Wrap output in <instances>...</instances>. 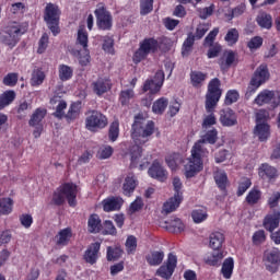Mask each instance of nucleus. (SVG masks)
<instances>
[{"instance_id":"nucleus-20","label":"nucleus","mask_w":280,"mask_h":280,"mask_svg":"<svg viewBox=\"0 0 280 280\" xmlns=\"http://www.w3.org/2000/svg\"><path fill=\"white\" fill-rule=\"evenodd\" d=\"M225 237L222 232H212L209 236V246L212 250H220L224 244Z\"/></svg>"},{"instance_id":"nucleus-7","label":"nucleus","mask_w":280,"mask_h":280,"mask_svg":"<svg viewBox=\"0 0 280 280\" xmlns=\"http://www.w3.org/2000/svg\"><path fill=\"white\" fill-rule=\"evenodd\" d=\"M44 20L46 21L48 28L54 34L58 36L60 34V9L54 3H48L45 8Z\"/></svg>"},{"instance_id":"nucleus-32","label":"nucleus","mask_w":280,"mask_h":280,"mask_svg":"<svg viewBox=\"0 0 280 280\" xmlns=\"http://www.w3.org/2000/svg\"><path fill=\"white\" fill-rule=\"evenodd\" d=\"M163 259H165V253L161 250H154L147 255L149 266H161V264H163Z\"/></svg>"},{"instance_id":"nucleus-34","label":"nucleus","mask_w":280,"mask_h":280,"mask_svg":"<svg viewBox=\"0 0 280 280\" xmlns=\"http://www.w3.org/2000/svg\"><path fill=\"white\" fill-rule=\"evenodd\" d=\"M258 174L260 178H269L271 180V178H277V168L265 163L259 167Z\"/></svg>"},{"instance_id":"nucleus-58","label":"nucleus","mask_w":280,"mask_h":280,"mask_svg":"<svg viewBox=\"0 0 280 280\" xmlns=\"http://www.w3.org/2000/svg\"><path fill=\"white\" fill-rule=\"evenodd\" d=\"M113 147L110 145H104V147H101L98 152H97V156L98 159H110V156H113Z\"/></svg>"},{"instance_id":"nucleus-41","label":"nucleus","mask_w":280,"mask_h":280,"mask_svg":"<svg viewBox=\"0 0 280 280\" xmlns=\"http://www.w3.org/2000/svg\"><path fill=\"white\" fill-rule=\"evenodd\" d=\"M168 104L170 101L167 98L161 97L153 103L152 110L155 113V115H163Z\"/></svg>"},{"instance_id":"nucleus-2","label":"nucleus","mask_w":280,"mask_h":280,"mask_svg":"<svg viewBox=\"0 0 280 280\" xmlns=\"http://www.w3.org/2000/svg\"><path fill=\"white\" fill-rule=\"evenodd\" d=\"M152 135H154V121H145L143 119L135 120L131 129V137L136 144L130 147L129 152L127 153V156H129L131 161V167H137V165H139L141 153L143 152L140 145L148 143Z\"/></svg>"},{"instance_id":"nucleus-9","label":"nucleus","mask_w":280,"mask_h":280,"mask_svg":"<svg viewBox=\"0 0 280 280\" xmlns=\"http://www.w3.org/2000/svg\"><path fill=\"white\" fill-rule=\"evenodd\" d=\"M159 49V42L154 38H145L140 43L139 49L133 55V62L139 63L145 59L149 54H154Z\"/></svg>"},{"instance_id":"nucleus-21","label":"nucleus","mask_w":280,"mask_h":280,"mask_svg":"<svg viewBox=\"0 0 280 280\" xmlns=\"http://www.w3.org/2000/svg\"><path fill=\"white\" fill-rule=\"evenodd\" d=\"M254 135L259 141H268L270 139V125L258 122L254 129Z\"/></svg>"},{"instance_id":"nucleus-43","label":"nucleus","mask_w":280,"mask_h":280,"mask_svg":"<svg viewBox=\"0 0 280 280\" xmlns=\"http://www.w3.org/2000/svg\"><path fill=\"white\" fill-rule=\"evenodd\" d=\"M205 80H207V74H205L200 71H192L190 73V82H191L192 86H195L196 89H200V86H202V82H205Z\"/></svg>"},{"instance_id":"nucleus-3","label":"nucleus","mask_w":280,"mask_h":280,"mask_svg":"<svg viewBox=\"0 0 280 280\" xmlns=\"http://www.w3.org/2000/svg\"><path fill=\"white\" fill-rule=\"evenodd\" d=\"M27 32V23L11 22L0 31V43L9 49H14L21 36Z\"/></svg>"},{"instance_id":"nucleus-8","label":"nucleus","mask_w":280,"mask_h":280,"mask_svg":"<svg viewBox=\"0 0 280 280\" xmlns=\"http://www.w3.org/2000/svg\"><path fill=\"white\" fill-rule=\"evenodd\" d=\"M253 104L255 106L269 105L271 108H279L280 106V92L275 90H262L254 98Z\"/></svg>"},{"instance_id":"nucleus-31","label":"nucleus","mask_w":280,"mask_h":280,"mask_svg":"<svg viewBox=\"0 0 280 280\" xmlns=\"http://www.w3.org/2000/svg\"><path fill=\"white\" fill-rule=\"evenodd\" d=\"M58 75L61 82H69L73 78V67L67 66L65 63L59 65Z\"/></svg>"},{"instance_id":"nucleus-18","label":"nucleus","mask_w":280,"mask_h":280,"mask_svg":"<svg viewBox=\"0 0 280 280\" xmlns=\"http://www.w3.org/2000/svg\"><path fill=\"white\" fill-rule=\"evenodd\" d=\"M121 205H124V199H121V197H109L103 200V209L107 213H110V211H119Z\"/></svg>"},{"instance_id":"nucleus-53","label":"nucleus","mask_w":280,"mask_h":280,"mask_svg":"<svg viewBox=\"0 0 280 280\" xmlns=\"http://www.w3.org/2000/svg\"><path fill=\"white\" fill-rule=\"evenodd\" d=\"M213 10H215V4H211L210 7L197 9L199 19H202V21H207V19H209V16H211L213 14Z\"/></svg>"},{"instance_id":"nucleus-5","label":"nucleus","mask_w":280,"mask_h":280,"mask_svg":"<svg viewBox=\"0 0 280 280\" xmlns=\"http://www.w3.org/2000/svg\"><path fill=\"white\" fill-rule=\"evenodd\" d=\"M108 126V118L102 112L90 109L85 113V128L90 132L104 130Z\"/></svg>"},{"instance_id":"nucleus-19","label":"nucleus","mask_w":280,"mask_h":280,"mask_svg":"<svg viewBox=\"0 0 280 280\" xmlns=\"http://www.w3.org/2000/svg\"><path fill=\"white\" fill-rule=\"evenodd\" d=\"M279 222H280V211L279 209H275L272 214H268L265 218L264 226L267 231H270V233H272V231L277 229V226H279Z\"/></svg>"},{"instance_id":"nucleus-47","label":"nucleus","mask_w":280,"mask_h":280,"mask_svg":"<svg viewBox=\"0 0 280 280\" xmlns=\"http://www.w3.org/2000/svg\"><path fill=\"white\" fill-rule=\"evenodd\" d=\"M214 180L219 188L226 189V183H229V177L224 171H218L214 173Z\"/></svg>"},{"instance_id":"nucleus-42","label":"nucleus","mask_w":280,"mask_h":280,"mask_svg":"<svg viewBox=\"0 0 280 280\" xmlns=\"http://www.w3.org/2000/svg\"><path fill=\"white\" fill-rule=\"evenodd\" d=\"M245 200L247 205H250V206L257 205V202L261 200V190H259V188L257 187H254L252 190H249Z\"/></svg>"},{"instance_id":"nucleus-64","label":"nucleus","mask_w":280,"mask_h":280,"mask_svg":"<svg viewBox=\"0 0 280 280\" xmlns=\"http://www.w3.org/2000/svg\"><path fill=\"white\" fill-rule=\"evenodd\" d=\"M208 47H210L207 54L208 58H218V56H220V51H222V46L220 44L215 43Z\"/></svg>"},{"instance_id":"nucleus-14","label":"nucleus","mask_w":280,"mask_h":280,"mask_svg":"<svg viewBox=\"0 0 280 280\" xmlns=\"http://www.w3.org/2000/svg\"><path fill=\"white\" fill-rule=\"evenodd\" d=\"M268 80H270V72H268V66L261 65L256 69L249 82H252V84H254L255 86L259 88L262 84H266Z\"/></svg>"},{"instance_id":"nucleus-1","label":"nucleus","mask_w":280,"mask_h":280,"mask_svg":"<svg viewBox=\"0 0 280 280\" xmlns=\"http://www.w3.org/2000/svg\"><path fill=\"white\" fill-rule=\"evenodd\" d=\"M218 141V130L215 128L207 131L201 139L197 141L191 148V155L187 159V163L184 166L186 178H194L198 172H201L203 161L209 156V150H207V143L213 145Z\"/></svg>"},{"instance_id":"nucleus-60","label":"nucleus","mask_w":280,"mask_h":280,"mask_svg":"<svg viewBox=\"0 0 280 280\" xmlns=\"http://www.w3.org/2000/svg\"><path fill=\"white\" fill-rule=\"evenodd\" d=\"M121 257V250L118 247H107V260L108 261H116Z\"/></svg>"},{"instance_id":"nucleus-63","label":"nucleus","mask_w":280,"mask_h":280,"mask_svg":"<svg viewBox=\"0 0 280 280\" xmlns=\"http://www.w3.org/2000/svg\"><path fill=\"white\" fill-rule=\"evenodd\" d=\"M250 185H253L250 179L248 178L243 179L238 185L237 196H244V194H246V191L250 189Z\"/></svg>"},{"instance_id":"nucleus-24","label":"nucleus","mask_w":280,"mask_h":280,"mask_svg":"<svg viewBox=\"0 0 280 280\" xmlns=\"http://www.w3.org/2000/svg\"><path fill=\"white\" fill-rule=\"evenodd\" d=\"M135 189H137V177H135L133 173H129L122 184V191L125 196H130Z\"/></svg>"},{"instance_id":"nucleus-17","label":"nucleus","mask_w":280,"mask_h":280,"mask_svg":"<svg viewBox=\"0 0 280 280\" xmlns=\"http://www.w3.org/2000/svg\"><path fill=\"white\" fill-rule=\"evenodd\" d=\"M101 244L98 242L96 243H92L88 249L85 250L84 254V259L86 261V264H95L100 257V248H101Z\"/></svg>"},{"instance_id":"nucleus-13","label":"nucleus","mask_w":280,"mask_h":280,"mask_svg":"<svg viewBox=\"0 0 280 280\" xmlns=\"http://www.w3.org/2000/svg\"><path fill=\"white\" fill-rule=\"evenodd\" d=\"M265 266L269 272H277L279 270L280 264V250L278 248H273L265 253Z\"/></svg>"},{"instance_id":"nucleus-37","label":"nucleus","mask_w":280,"mask_h":280,"mask_svg":"<svg viewBox=\"0 0 280 280\" xmlns=\"http://www.w3.org/2000/svg\"><path fill=\"white\" fill-rule=\"evenodd\" d=\"M191 218L195 224H202V222L207 221V218H209V213H207L206 208H197L192 210Z\"/></svg>"},{"instance_id":"nucleus-45","label":"nucleus","mask_w":280,"mask_h":280,"mask_svg":"<svg viewBox=\"0 0 280 280\" xmlns=\"http://www.w3.org/2000/svg\"><path fill=\"white\" fill-rule=\"evenodd\" d=\"M77 45H80L83 49H88V47H89V33H86V30L79 28L78 35H77Z\"/></svg>"},{"instance_id":"nucleus-28","label":"nucleus","mask_w":280,"mask_h":280,"mask_svg":"<svg viewBox=\"0 0 280 280\" xmlns=\"http://www.w3.org/2000/svg\"><path fill=\"white\" fill-rule=\"evenodd\" d=\"M233 62H235V52L232 50H229L223 54V57L220 59V67L222 71H226L231 69L233 66Z\"/></svg>"},{"instance_id":"nucleus-27","label":"nucleus","mask_w":280,"mask_h":280,"mask_svg":"<svg viewBox=\"0 0 280 280\" xmlns=\"http://www.w3.org/2000/svg\"><path fill=\"white\" fill-rule=\"evenodd\" d=\"M164 229L170 233H182V231H185V223L180 219L175 218L174 220L166 221Z\"/></svg>"},{"instance_id":"nucleus-4","label":"nucleus","mask_w":280,"mask_h":280,"mask_svg":"<svg viewBox=\"0 0 280 280\" xmlns=\"http://www.w3.org/2000/svg\"><path fill=\"white\" fill-rule=\"evenodd\" d=\"M75 198H78V186L73 183H67L54 192L52 202L60 206L65 205V200H68L70 207H75L78 205Z\"/></svg>"},{"instance_id":"nucleus-51","label":"nucleus","mask_w":280,"mask_h":280,"mask_svg":"<svg viewBox=\"0 0 280 280\" xmlns=\"http://www.w3.org/2000/svg\"><path fill=\"white\" fill-rule=\"evenodd\" d=\"M125 246L128 255H135V253L137 252V238L135 237V235H130L127 237Z\"/></svg>"},{"instance_id":"nucleus-23","label":"nucleus","mask_w":280,"mask_h":280,"mask_svg":"<svg viewBox=\"0 0 280 280\" xmlns=\"http://www.w3.org/2000/svg\"><path fill=\"white\" fill-rule=\"evenodd\" d=\"M46 116H47V109L43 107H38L32 114L28 120V126H43V120L45 119Z\"/></svg>"},{"instance_id":"nucleus-35","label":"nucleus","mask_w":280,"mask_h":280,"mask_svg":"<svg viewBox=\"0 0 280 280\" xmlns=\"http://www.w3.org/2000/svg\"><path fill=\"white\" fill-rule=\"evenodd\" d=\"M88 230L90 233H100V231H102V220L100 219V215H90L88 221Z\"/></svg>"},{"instance_id":"nucleus-57","label":"nucleus","mask_w":280,"mask_h":280,"mask_svg":"<svg viewBox=\"0 0 280 280\" xmlns=\"http://www.w3.org/2000/svg\"><path fill=\"white\" fill-rule=\"evenodd\" d=\"M240 39V33L235 28H231L228 34L225 35V40L228 45H235Z\"/></svg>"},{"instance_id":"nucleus-52","label":"nucleus","mask_w":280,"mask_h":280,"mask_svg":"<svg viewBox=\"0 0 280 280\" xmlns=\"http://www.w3.org/2000/svg\"><path fill=\"white\" fill-rule=\"evenodd\" d=\"M109 140L115 142L119 138V121L115 120L109 126L108 132Z\"/></svg>"},{"instance_id":"nucleus-33","label":"nucleus","mask_w":280,"mask_h":280,"mask_svg":"<svg viewBox=\"0 0 280 280\" xmlns=\"http://www.w3.org/2000/svg\"><path fill=\"white\" fill-rule=\"evenodd\" d=\"M80 110H82V102L72 103L68 113L65 115L68 121H73L80 117Z\"/></svg>"},{"instance_id":"nucleus-10","label":"nucleus","mask_w":280,"mask_h":280,"mask_svg":"<svg viewBox=\"0 0 280 280\" xmlns=\"http://www.w3.org/2000/svg\"><path fill=\"white\" fill-rule=\"evenodd\" d=\"M96 18V25L98 30L106 32L113 27V15L106 10L104 4H98L94 11Z\"/></svg>"},{"instance_id":"nucleus-39","label":"nucleus","mask_w":280,"mask_h":280,"mask_svg":"<svg viewBox=\"0 0 280 280\" xmlns=\"http://www.w3.org/2000/svg\"><path fill=\"white\" fill-rule=\"evenodd\" d=\"M15 98H16V93H14V91H5L0 96V110H3L5 106H10V104L13 103Z\"/></svg>"},{"instance_id":"nucleus-46","label":"nucleus","mask_w":280,"mask_h":280,"mask_svg":"<svg viewBox=\"0 0 280 280\" xmlns=\"http://www.w3.org/2000/svg\"><path fill=\"white\" fill-rule=\"evenodd\" d=\"M195 42H196V38L194 37V35L189 34L182 47L183 56H189V54H191V49H194Z\"/></svg>"},{"instance_id":"nucleus-49","label":"nucleus","mask_w":280,"mask_h":280,"mask_svg":"<svg viewBox=\"0 0 280 280\" xmlns=\"http://www.w3.org/2000/svg\"><path fill=\"white\" fill-rule=\"evenodd\" d=\"M135 98V91L133 90H122L120 92L119 102L122 106H128L130 101Z\"/></svg>"},{"instance_id":"nucleus-15","label":"nucleus","mask_w":280,"mask_h":280,"mask_svg":"<svg viewBox=\"0 0 280 280\" xmlns=\"http://www.w3.org/2000/svg\"><path fill=\"white\" fill-rule=\"evenodd\" d=\"M148 173L151 178H155V180H160V183L167 180V171L159 162H153Z\"/></svg>"},{"instance_id":"nucleus-55","label":"nucleus","mask_w":280,"mask_h":280,"mask_svg":"<svg viewBox=\"0 0 280 280\" xmlns=\"http://www.w3.org/2000/svg\"><path fill=\"white\" fill-rule=\"evenodd\" d=\"M218 34H220V28H218V27L213 28L205 38L203 46L210 47V46L215 45L214 40H215V37L218 36Z\"/></svg>"},{"instance_id":"nucleus-40","label":"nucleus","mask_w":280,"mask_h":280,"mask_svg":"<svg viewBox=\"0 0 280 280\" xmlns=\"http://www.w3.org/2000/svg\"><path fill=\"white\" fill-rule=\"evenodd\" d=\"M12 207H14L12 198L0 199V215H10L12 213Z\"/></svg>"},{"instance_id":"nucleus-48","label":"nucleus","mask_w":280,"mask_h":280,"mask_svg":"<svg viewBox=\"0 0 280 280\" xmlns=\"http://www.w3.org/2000/svg\"><path fill=\"white\" fill-rule=\"evenodd\" d=\"M257 23L265 30H270L272 27V16L268 13H262L258 15Z\"/></svg>"},{"instance_id":"nucleus-50","label":"nucleus","mask_w":280,"mask_h":280,"mask_svg":"<svg viewBox=\"0 0 280 280\" xmlns=\"http://www.w3.org/2000/svg\"><path fill=\"white\" fill-rule=\"evenodd\" d=\"M103 50L106 54L114 56L115 54V39L113 37L104 36L103 37Z\"/></svg>"},{"instance_id":"nucleus-6","label":"nucleus","mask_w":280,"mask_h":280,"mask_svg":"<svg viewBox=\"0 0 280 280\" xmlns=\"http://www.w3.org/2000/svg\"><path fill=\"white\" fill-rule=\"evenodd\" d=\"M220 79L214 78L208 84V92L206 94V110L213 113V108L218 106L220 97H222V90L220 89Z\"/></svg>"},{"instance_id":"nucleus-56","label":"nucleus","mask_w":280,"mask_h":280,"mask_svg":"<svg viewBox=\"0 0 280 280\" xmlns=\"http://www.w3.org/2000/svg\"><path fill=\"white\" fill-rule=\"evenodd\" d=\"M261 45H264V38L261 36H255L247 43V47L250 51L259 49Z\"/></svg>"},{"instance_id":"nucleus-44","label":"nucleus","mask_w":280,"mask_h":280,"mask_svg":"<svg viewBox=\"0 0 280 280\" xmlns=\"http://www.w3.org/2000/svg\"><path fill=\"white\" fill-rule=\"evenodd\" d=\"M165 162L170 170H176L183 163V158L178 153H173L166 156Z\"/></svg>"},{"instance_id":"nucleus-54","label":"nucleus","mask_w":280,"mask_h":280,"mask_svg":"<svg viewBox=\"0 0 280 280\" xmlns=\"http://www.w3.org/2000/svg\"><path fill=\"white\" fill-rule=\"evenodd\" d=\"M154 8V0H141L140 1V14L145 15L150 14V12Z\"/></svg>"},{"instance_id":"nucleus-38","label":"nucleus","mask_w":280,"mask_h":280,"mask_svg":"<svg viewBox=\"0 0 280 280\" xmlns=\"http://www.w3.org/2000/svg\"><path fill=\"white\" fill-rule=\"evenodd\" d=\"M45 82V72L43 69L35 68L31 75V86H40Z\"/></svg>"},{"instance_id":"nucleus-22","label":"nucleus","mask_w":280,"mask_h":280,"mask_svg":"<svg viewBox=\"0 0 280 280\" xmlns=\"http://www.w3.org/2000/svg\"><path fill=\"white\" fill-rule=\"evenodd\" d=\"M73 233L71 232L70 228H66L58 232V234L55 236V242L57 246H67L69 242H71Z\"/></svg>"},{"instance_id":"nucleus-36","label":"nucleus","mask_w":280,"mask_h":280,"mask_svg":"<svg viewBox=\"0 0 280 280\" xmlns=\"http://www.w3.org/2000/svg\"><path fill=\"white\" fill-rule=\"evenodd\" d=\"M72 54L75 56V58H78L81 67H89L91 63V55L89 54V49L83 48L82 50H73Z\"/></svg>"},{"instance_id":"nucleus-62","label":"nucleus","mask_w":280,"mask_h":280,"mask_svg":"<svg viewBox=\"0 0 280 280\" xmlns=\"http://www.w3.org/2000/svg\"><path fill=\"white\" fill-rule=\"evenodd\" d=\"M18 82L19 73H9L3 79V84H5V86H16Z\"/></svg>"},{"instance_id":"nucleus-61","label":"nucleus","mask_w":280,"mask_h":280,"mask_svg":"<svg viewBox=\"0 0 280 280\" xmlns=\"http://www.w3.org/2000/svg\"><path fill=\"white\" fill-rule=\"evenodd\" d=\"M209 30H210V26L208 23L199 24L196 28V33L194 37L200 40V38H202L205 34L209 32Z\"/></svg>"},{"instance_id":"nucleus-25","label":"nucleus","mask_w":280,"mask_h":280,"mask_svg":"<svg viewBox=\"0 0 280 280\" xmlns=\"http://www.w3.org/2000/svg\"><path fill=\"white\" fill-rule=\"evenodd\" d=\"M224 259V252L220 249H214L210 255L205 258V262L208 266H220Z\"/></svg>"},{"instance_id":"nucleus-26","label":"nucleus","mask_w":280,"mask_h":280,"mask_svg":"<svg viewBox=\"0 0 280 280\" xmlns=\"http://www.w3.org/2000/svg\"><path fill=\"white\" fill-rule=\"evenodd\" d=\"M183 202V198L178 195H174V197L170 198L163 206L164 213H172L176 211L180 203Z\"/></svg>"},{"instance_id":"nucleus-16","label":"nucleus","mask_w":280,"mask_h":280,"mask_svg":"<svg viewBox=\"0 0 280 280\" xmlns=\"http://www.w3.org/2000/svg\"><path fill=\"white\" fill-rule=\"evenodd\" d=\"M220 121L222 126L231 128L237 126V115L231 108H224L220 112Z\"/></svg>"},{"instance_id":"nucleus-29","label":"nucleus","mask_w":280,"mask_h":280,"mask_svg":"<svg viewBox=\"0 0 280 280\" xmlns=\"http://www.w3.org/2000/svg\"><path fill=\"white\" fill-rule=\"evenodd\" d=\"M235 268V260L232 257L226 258L221 268V275L224 279H231L233 277V269Z\"/></svg>"},{"instance_id":"nucleus-11","label":"nucleus","mask_w":280,"mask_h":280,"mask_svg":"<svg viewBox=\"0 0 280 280\" xmlns=\"http://www.w3.org/2000/svg\"><path fill=\"white\" fill-rule=\"evenodd\" d=\"M178 264V258L174 254H168V258L165 265H162L156 270V276L161 277L162 279H172L174 275V270H176V265Z\"/></svg>"},{"instance_id":"nucleus-12","label":"nucleus","mask_w":280,"mask_h":280,"mask_svg":"<svg viewBox=\"0 0 280 280\" xmlns=\"http://www.w3.org/2000/svg\"><path fill=\"white\" fill-rule=\"evenodd\" d=\"M164 81L165 72H163V70H159L153 79H149L144 82L143 91H150V93L154 95L161 91V86H163Z\"/></svg>"},{"instance_id":"nucleus-30","label":"nucleus","mask_w":280,"mask_h":280,"mask_svg":"<svg viewBox=\"0 0 280 280\" xmlns=\"http://www.w3.org/2000/svg\"><path fill=\"white\" fill-rule=\"evenodd\" d=\"M93 90L96 95H104V93L110 91V81L107 79H98L93 83Z\"/></svg>"},{"instance_id":"nucleus-59","label":"nucleus","mask_w":280,"mask_h":280,"mask_svg":"<svg viewBox=\"0 0 280 280\" xmlns=\"http://www.w3.org/2000/svg\"><path fill=\"white\" fill-rule=\"evenodd\" d=\"M49 45V35H47V33H44L38 42V49L37 52L38 54H45V51L47 50V47Z\"/></svg>"}]
</instances>
